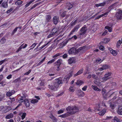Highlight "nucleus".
<instances>
[{
    "label": "nucleus",
    "mask_w": 122,
    "mask_h": 122,
    "mask_svg": "<svg viewBox=\"0 0 122 122\" xmlns=\"http://www.w3.org/2000/svg\"><path fill=\"white\" fill-rule=\"evenodd\" d=\"M66 109L68 112L64 114L61 115L59 117L63 118L66 117L70 116V115L74 114L79 111L78 107L76 106H69L66 108Z\"/></svg>",
    "instance_id": "nucleus-1"
},
{
    "label": "nucleus",
    "mask_w": 122,
    "mask_h": 122,
    "mask_svg": "<svg viewBox=\"0 0 122 122\" xmlns=\"http://www.w3.org/2000/svg\"><path fill=\"white\" fill-rule=\"evenodd\" d=\"M62 83V81L61 80H59L57 82L54 83H52L51 84L48 85V88L54 91H56L61 84Z\"/></svg>",
    "instance_id": "nucleus-2"
},
{
    "label": "nucleus",
    "mask_w": 122,
    "mask_h": 122,
    "mask_svg": "<svg viewBox=\"0 0 122 122\" xmlns=\"http://www.w3.org/2000/svg\"><path fill=\"white\" fill-rule=\"evenodd\" d=\"M87 28L86 27L85 25H84L81 29L80 31L78 36L80 38H81V36H83L85 34Z\"/></svg>",
    "instance_id": "nucleus-3"
},
{
    "label": "nucleus",
    "mask_w": 122,
    "mask_h": 122,
    "mask_svg": "<svg viewBox=\"0 0 122 122\" xmlns=\"http://www.w3.org/2000/svg\"><path fill=\"white\" fill-rule=\"evenodd\" d=\"M81 48V47L80 49L76 50L75 48L72 47L69 50L68 52L70 54L78 53L80 51Z\"/></svg>",
    "instance_id": "nucleus-4"
},
{
    "label": "nucleus",
    "mask_w": 122,
    "mask_h": 122,
    "mask_svg": "<svg viewBox=\"0 0 122 122\" xmlns=\"http://www.w3.org/2000/svg\"><path fill=\"white\" fill-rule=\"evenodd\" d=\"M58 31V29L57 28H55L53 29L47 37L49 38L53 36L55 34H57Z\"/></svg>",
    "instance_id": "nucleus-5"
},
{
    "label": "nucleus",
    "mask_w": 122,
    "mask_h": 122,
    "mask_svg": "<svg viewBox=\"0 0 122 122\" xmlns=\"http://www.w3.org/2000/svg\"><path fill=\"white\" fill-rule=\"evenodd\" d=\"M116 16L118 19H122V11L120 10L117 12L116 14Z\"/></svg>",
    "instance_id": "nucleus-6"
},
{
    "label": "nucleus",
    "mask_w": 122,
    "mask_h": 122,
    "mask_svg": "<svg viewBox=\"0 0 122 122\" xmlns=\"http://www.w3.org/2000/svg\"><path fill=\"white\" fill-rule=\"evenodd\" d=\"M73 72H72L69 73L68 75H66L65 77L64 80V81H66V82L67 83L71 77L72 76Z\"/></svg>",
    "instance_id": "nucleus-7"
},
{
    "label": "nucleus",
    "mask_w": 122,
    "mask_h": 122,
    "mask_svg": "<svg viewBox=\"0 0 122 122\" xmlns=\"http://www.w3.org/2000/svg\"><path fill=\"white\" fill-rule=\"evenodd\" d=\"M109 67V66L107 65H104L101 68H99L98 70L100 71H102L103 70L108 68Z\"/></svg>",
    "instance_id": "nucleus-8"
},
{
    "label": "nucleus",
    "mask_w": 122,
    "mask_h": 122,
    "mask_svg": "<svg viewBox=\"0 0 122 122\" xmlns=\"http://www.w3.org/2000/svg\"><path fill=\"white\" fill-rule=\"evenodd\" d=\"M59 17L58 16H54L53 19V23L55 24H56L58 22L59 20Z\"/></svg>",
    "instance_id": "nucleus-9"
},
{
    "label": "nucleus",
    "mask_w": 122,
    "mask_h": 122,
    "mask_svg": "<svg viewBox=\"0 0 122 122\" xmlns=\"http://www.w3.org/2000/svg\"><path fill=\"white\" fill-rule=\"evenodd\" d=\"M62 61L61 59H59L55 63L57 65V67L58 68L57 70L58 71L59 70V68L61 63L62 62Z\"/></svg>",
    "instance_id": "nucleus-10"
},
{
    "label": "nucleus",
    "mask_w": 122,
    "mask_h": 122,
    "mask_svg": "<svg viewBox=\"0 0 122 122\" xmlns=\"http://www.w3.org/2000/svg\"><path fill=\"white\" fill-rule=\"evenodd\" d=\"M75 62V58L74 57L70 58L68 60V63L70 64H72L73 63H74Z\"/></svg>",
    "instance_id": "nucleus-11"
},
{
    "label": "nucleus",
    "mask_w": 122,
    "mask_h": 122,
    "mask_svg": "<svg viewBox=\"0 0 122 122\" xmlns=\"http://www.w3.org/2000/svg\"><path fill=\"white\" fill-rule=\"evenodd\" d=\"M109 50H110V53L112 54V55L114 56H116L117 55V52L115 50H113L111 48H109Z\"/></svg>",
    "instance_id": "nucleus-12"
},
{
    "label": "nucleus",
    "mask_w": 122,
    "mask_h": 122,
    "mask_svg": "<svg viewBox=\"0 0 122 122\" xmlns=\"http://www.w3.org/2000/svg\"><path fill=\"white\" fill-rule=\"evenodd\" d=\"M108 12H106L104 13V14H103L101 15L98 16H97V17H96L95 18V20H97V19H98L100 18L102 16H105V15H107V14L108 13Z\"/></svg>",
    "instance_id": "nucleus-13"
},
{
    "label": "nucleus",
    "mask_w": 122,
    "mask_h": 122,
    "mask_svg": "<svg viewBox=\"0 0 122 122\" xmlns=\"http://www.w3.org/2000/svg\"><path fill=\"white\" fill-rule=\"evenodd\" d=\"M24 103L26 107H28L30 106L29 102L27 99H25L24 100Z\"/></svg>",
    "instance_id": "nucleus-14"
},
{
    "label": "nucleus",
    "mask_w": 122,
    "mask_h": 122,
    "mask_svg": "<svg viewBox=\"0 0 122 122\" xmlns=\"http://www.w3.org/2000/svg\"><path fill=\"white\" fill-rule=\"evenodd\" d=\"M51 18V16L50 15H47L46 17V22L48 23L50 21V20Z\"/></svg>",
    "instance_id": "nucleus-15"
},
{
    "label": "nucleus",
    "mask_w": 122,
    "mask_h": 122,
    "mask_svg": "<svg viewBox=\"0 0 122 122\" xmlns=\"http://www.w3.org/2000/svg\"><path fill=\"white\" fill-rule=\"evenodd\" d=\"M117 113L119 115H122V107H119L117 110Z\"/></svg>",
    "instance_id": "nucleus-16"
},
{
    "label": "nucleus",
    "mask_w": 122,
    "mask_h": 122,
    "mask_svg": "<svg viewBox=\"0 0 122 122\" xmlns=\"http://www.w3.org/2000/svg\"><path fill=\"white\" fill-rule=\"evenodd\" d=\"M121 121V120L118 119L117 117H115L112 122H120Z\"/></svg>",
    "instance_id": "nucleus-17"
},
{
    "label": "nucleus",
    "mask_w": 122,
    "mask_h": 122,
    "mask_svg": "<svg viewBox=\"0 0 122 122\" xmlns=\"http://www.w3.org/2000/svg\"><path fill=\"white\" fill-rule=\"evenodd\" d=\"M110 40V39L106 38L102 40V43H106L109 42Z\"/></svg>",
    "instance_id": "nucleus-18"
},
{
    "label": "nucleus",
    "mask_w": 122,
    "mask_h": 122,
    "mask_svg": "<svg viewBox=\"0 0 122 122\" xmlns=\"http://www.w3.org/2000/svg\"><path fill=\"white\" fill-rule=\"evenodd\" d=\"M67 6L66 8L68 10H70L73 6L70 3H68L67 4Z\"/></svg>",
    "instance_id": "nucleus-19"
},
{
    "label": "nucleus",
    "mask_w": 122,
    "mask_h": 122,
    "mask_svg": "<svg viewBox=\"0 0 122 122\" xmlns=\"http://www.w3.org/2000/svg\"><path fill=\"white\" fill-rule=\"evenodd\" d=\"M19 115L21 117L22 119L23 120L25 118L26 113H21L19 114Z\"/></svg>",
    "instance_id": "nucleus-20"
},
{
    "label": "nucleus",
    "mask_w": 122,
    "mask_h": 122,
    "mask_svg": "<svg viewBox=\"0 0 122 122\" xmlns=\"http://www.w3.org/2000/svg\"><path fill=\"white\" fill-rule=\"evenodd\" d=\"M92 87L95 90L99 91H101V89L98 88V87L96 86L92 85Z\"/></svg>",
    "instance_id": "nucleus-21"
},
{
    "label": "nucleus",
    "mask_w": 122,
    "mask_h": 122,
    "mask_svg": "<svg viewBox=\"0 0 122 122\" xmlns=\"http://www.w3.org/2000/svg\"><path fill=\"white\" fill-rule=\"evenodd\" d=\"M83 70L82 69L79 70L76 74L74 75V76H76L82 73L83 72Z\"/></svg>",
    "instance_id": "nucleus-22"
},
{
    "label": "nucleus",
    "mask_w": 122,
    "mask_h": 122,
    "mask_svg": "<svg viewBox=\"0 0 122 122\" xmlns=\"http://www.w3.org/2000/svg\"><path fill=\"white\" fill-rule=\"evenodd\" d=\"M13 116V114L12 113H11L6 116L5 118L7 119H9L12 118Z\"/></svg>",
    "instance_id": "nucleus-23"
},
{
    "label": "nucleus",
    "mask_w": 122,
    "mask_h": 122,
    "mask_svg": "<svg viewBox=\"0 0 122 122\" xmlns=\"http://www.w3.org/2000/svg\"><path fill=\"white\" fill-rule=\"evenodd\" d=\"M20 100H19L18 101L19 103H20V102H24V100L25 99V97L24 96H22L21 97L19 98Z\"/></svg>",
    "instance_id": "nucleus-24"
},
{
    "label": "nucleus",
    "mask_w": 122,
    "mask_h": 122,
    "mask_svg": "<svg viewBox=\"0 0 122 122\" xmlns=\"http://www.w3.org/2000/svg\"><path fill=\"white\" fill-rule=\"evenodd\" d=\"M80 28V26L79 25H77L72 30L74 32L77 31L78 30V29Z\"/></svg>",
    "instance_id": "nucleus-25"
},
{
    "label": "nucleus",
    "mask_w": 122,
    "mask_h": 122,
    "mask_svg": "<svg viewBox=\"0 0 122 122\" xmlns=\"http://www.w3.org/2000/svg\"><path fill=\"white\" fill-rule=\"evenodd\" d=\"M103 61L100 58H98L95 61V63H100Z\"/></svg>",
    "instance_id": "nucleus-26"
},
{
    "label": "nucleus",
    "mask_w": 122,
    "mask_h": 122,
    "mask_svg": "<svg viewBox=\"0 0 122 122\" xmlns=\"http://www.w3.org/2000/svg\"><path fill=\"white\" fill-rule=\"evenodd\" d=\"M2 6L4 8H6L7 7V3L6 2L4 1L2 4Z\"/></svg>",
    "instance_id": "nucleus-27"
},
{
    "label": "nucleus",
    "mask_w": 122,
    "mask_h": 122,
    "mask_svg": "<svg viewBox=\"0 0 122 122\" xmlns=\"http://www.w3.org/2000/svg\"><path fill=\"white\" fill-rule=\"evenodd\" d=\"M62 54L61 53H58L56 54L54 56H53V57L55 58V60L57 58H56L57 57L60 56L62 55Z\"/></svg>",
    "instance_id": "nucleus-28"
},
{
    "label": "nucleus",
    "mask_w": 122,
    "mask_h": 122,
    "mask_svg": "<svg viewBox=\"0 0 122 122\" xmlns=\"http://www.w3.org/2000/svg\"><path fill=\"white\" fill-rule=\"evenodd\" d=\"M122 42V41L120 40H119L117 41L116 46L117 48H118L119 47Z\"/></svg>",
    "instance_id": "nucleus-29"
},
{
    "label": "nucleus",
    "mask_w": 122,
    "mask_h": 122,
    "mask_svg": "<svg viewBox=\"0 0 122 122\" xmlns=\"http://www.w3.org/2000/svg\"><path fill=\"white\" fill-rule=\"evenodd\" d=\"M105 4V3H102L99 4H96V6L97 7H98L99 6H102L104 5Z\"/></svg>",
    "instance_id": "nucleus-30"
},
{
    "label": "nucleus",
    "mask_w": 122,
    "mask_h": 122,
    "mask_svg": "<svg viewBox=\"0 0 122 122\" xmlns=\"http://www.w3.org/2000/svg\"><path fill=\"white\" fill-rule=\"evenodd\" d=\"M110 77H107V76H106L105 75H104L103 77L102 78V79L104 81L106 80L109 79Z\"/></svg>",
    "instance_id": "nucleus-31"
},
{
    "label": "nucleus",
    "mask_w": 122,
    "mask_h": 122,
    "mask_svg": "<svg viewBox=\"0 0 122 122\" xmlns=\"http://www.w3.org/2000/svg\"><path fill=\"white\" fill-rule=\"evenodd\" d=\"M21 81V77H19L18 78L16 79L14 81H13V82L14 83H16L18 81Z\"/></svg>",
    "instance_id": "nucleus-32"
},
{
    "label": "nucleus",
    "mask_w": 122,
    "mask_h": 122,
    "mask_svg": "<svg viewBox=\"0 0 122 122\" xmlns=\"http://www.w3.org/2000/svg\"><path fill=\"white\" fill-rule=\"evenodd\" d=\"M24 43L23 44L19 47L18 49L16 51V52H18L22 48H23V46L24 45Z\"/></svg>",
    "instance_id": "nucleus-33"
},
{
    "label": "nucleus",
    "mask_w": 122,
    "mask_h": 122,
    "mask_svg": "<svg viewBox=\"0 0 122 122\" xmlns=\"http://www.w3.org/2000/svg\"><path fill=\"white\" fill-rule=\"evenodd\" d=\"M83 83V82L81 81H78L76 83V84L77 85H81Z\"/></svg>",
    "instance_id": "nucleus-34"
},
{
    "label": "nucleus",
    "mask_w": 122,
    "mask_h": 122,
    "mask_svg": "<svg viewBox=\"0 0 122 122\" xmlns=\"http://www.w3.org/2000/svg\"><path fill=\"white\" fill-rule=\"evenodd\" d=\"M105 28L106 29L108 30L109 32H111L112 31V29L111 27H109L108 26H105Z\"/></svg>",
    "instance_id": "nucleus-35"
},
{
    "label": "nucleus",
    "mask_w": 122,
    "mask_h": 122,
    "mask_svg": "<svg viewBox=\"0 0 122 122\" xmlns=\"http://www.w3.org/2000/svg\"><path fill=\"white\" fill-rule=\"evenodd\" d=\"M22 1L20 0H18L15 3V4L17 5H21L22 3Z\"/></svg>",
    "instance_id": "nucleus-36"
},
{
    "label": "nucleus",
    "mask_w": 122,
    "mask_h": 122,
    "mask_svg": "<svg viewBox=\"0 0 122 122\" xmlns=\"http://www.w3.org/2000/svg\"><path fill=\"white\" fill-rule=\"evenodd\" d=\"M78 92L81 94V96H84V92L81 90H79L78 91Z\"/></svg>",
    "instance_id": "nucleus-37"
},
{
    "label": "nucleus",
    "mask_w": 122,
    "mask_h": 122,
    "mask_svg": "<svg viewBox=\"0 0 122 122\" xmlns=\"http://www.w3.org/2000/svg\"><path fill=\"white\" fill-rule=\"evenodd\" d=\"M18 28L16 27L15 28L14 30L13 31L12 33V35H14L15 33L17 31Z\"/></svg>",
    "instance_id": "nucleus-38"
},
{
    "label": "nucleus",
    "mask_w": 122,
    "mask_h": 122,
    "mask_svg": "<svg viewBox=\"0 0 122 122\" xmlns=\"http://www.w3.org/2000/svg\"><path fill=\"white\" fill-rule=\"evenodd\" d=\"M50 117L52 120H53V121L54 122H57V119L56 118L53 116H51Z\"/></svg>",
    "instance_id": "nucleus-39"
},
{
    "label": "nucleus",
    "mask_w": 122,
    "mask_h": 122,
    "mask_svg": "<svg viewBox=\"0 0 122 122\" xmlns=\"http://www.w3.org/2000/svg\"><path fill=\"white\" fill-rule=\"evenodd\" d=\"M35 0H31L28 3H27V4L26 5H25V6L26 7H27L28 6H29L30 4L33 2Z\"/></svg>",
    "instance_id": "nucleus-40"
},
{
    "label": "nucleus",
    "mask_w": 122,
    "mask_h": 122,
    "mask_svg": "<svg viewBox=\"0 0 122 122\" xmlns=\"http://www.w3.org/2000/svg\"><path fill=\"white\" fill-rule=\"evenodd\" d=\"M67 41H66L64 42H62L61 43V46H62L63 47L67 43Z\"/></svg>",
    "instance_id": "nucleus-41"
},
{
    "label": "nucleus",
    "mask_w": 122,
    "mask_h": 122,
    "mask_svg": "<svg viewBox=\"0 0 122 122\" xmlns=\"http://www.w3.org/2000/svg\"><path fill=\"white\" fill-rule=\"evenodd\" d=\"M38 102V100L36 99H34L31 101V103H35Z\"/></svg>",
    "instance_id": "nucleus-42"
},
{
    "label": "nucleus",
    "mask_w": 122,
    "mask_h": 122,
    "mask_svg": "<svg viewBox=\"0 0 122 122\" xmlns=\"http://www.w3.org/2000/svg\"><path fill=\"white\" fill-rule=\"evenodd\" d=\"M5 39L4 38H2L0 41V42L2 44H4L5 42Z\"/></svg>",
    "instance_id": "nucleus-43"
},
{
    "label": "nucleus",
    "mask_w": 122,
    "mask_h": 122,
    "mask_svg": "<svg viewBox=\"0 0 122 122\" xmlns=\"http://www.w3.org/2000/svg\"><path fill=\"white\" fill-rule=\"evenodd\" d=\"M6 96H7L10 97L12 95L10 92H7L6 94Z\"/></svg>",
    "instance_id": "nucleus-44"
},
{
    "label": "nucleus",
    "mask_w": 122,
    "mask_h": 122,
    "mask_svg": "<svg viewBox=\"0 0 122 122\" xmlns=\"http://www.w3.org/2000/svg\"><path fill=\"white\" fill-rule=\"evenodd\" d=\"M111 100L109 101V103L110 104V106L112 108H113L115 106V105L114 104L112 105L111 102Z\"/></svg>",
    "instance_id": "nucleus-45"
},
{
    "label": "nucleus",
    "mask_w": 122,
    "mask_h": 122,
    "mask_svg": "<svg viewBox=\"0 0 122 122\" xmlns=\"http://www.w3.org/2000/svg\"><path fill=\"white\" fill-rule=\"evenodd\" d=\"M55 61V59H54L51 60L50 61L48 62H47V64H49V63H53V62L54 61Z\"/></svg>",
    "instance_id": "nucleus-46"
},
{
    "label": "nucleus",
    "mask_w": 122,
    "mask_h": 122,
    "mask_svg": "<svg viewBox=\"0 0 122 122\" xmlns=\"http://www.w3.org/2000/svg\"><path fill=\"white\" fill-rule=\"evenodd\" d=\"M92 76L93 78L94 79L96 80H97V77L94 74H92Z\"/></svg>",
    "instance_id": "nucleus-47"
},
{
    "label": "nucleus",
    "mask_w": 122,
    "mask_h": 122,
    "mask_svg": "<svg viewBox=\"0 0 122 122\" xmlns=\"http://www.w3.org/2000/svg\"><path fill=\"white\" fill-rule=\"evenodd\" d=\"M37 43H33L32 45L30 47H32V48H31L30 49V50L32 49V48H33L36 45H37Z\"/></svg>",
    "instance_id": "nucleus-48"
},
{
    "label": "nucleus",
    "mask_w": 122,
    "mask_h": 122,
    "mask_svg": "<svg viewBox=\"0 0 122 122\" xmlns=\"http://www.w3.org/2000/svg\"><path fill=\"white\" fill-rule=\"evenodd\" d=\"M106 91V90L104 89H103L102 90V93L103 95L105 94Z\"/></svg>",
    "instance_id": "nucleus-49"
},
{
    "label": "nucleus",
    "mask_w": 122,
    "mask_h": 122,
    "mask_svg": "<svg viewBox=\"0 0 122 122\" xmlns=\"http://www.w3.org/2000/svg\"><path fill=\"white\" fill-rule=\"evenodd\" d=\"M111 72H108L106 73L105 75L107 76V77H109V76H111Z\"/></svg>",
    "instance_id": "nucleus-50"
},
{
    "label": "nucleus",
    "mask_w": 122,
    "mask_h": 122,
    "mask_svg": "<svg viewBox=\"0 0 122 122\" xmlns=\"http://www.w3.org/2000/svg\"><path fill=\"white\" fill-rule=\"evenodd\" d=\"M4 97V96L3 95H0V101H2Z\"/></svg>",
    "instance_id": "nucleus-51"
},
{
    "label": "nucleus",
    "mask_w": 122,
    "mask_h": 122,
    "mask_svg": "<svg viewBox=\"0 0 122 122\" xmlns=\"http://www.w3.org/2000/svg\"><path fill=\"white\" fill-rule=\"evenodd\" d=\"M87 87V86H85L82 88V90L83 91H86V89Z\"/></svg>",
    "instance_id": "nucleus-52"
},
{
    "label": "nucleus",
    "mask_w": 122,
    "mask_h": 122,
    "mask_svg": "<svg viewBox=\"0 0 122 122\" xmlns=\"http://www.w3.org/2000/svg\"><path fill=\"white\" fill-rule=\"evenodd\" d=\"M6 61V59H4L3 60L0 61V65H1L3 63L5 62Z\"/></svg>",
    "instance_id": "nucleus-53"
},
{
    "label": "nucleus",
    "mask_w": 122,
    "mask_h": 122,
    "mask_svg": "<svg viewBox=\"0 0 122 122\" xmlns=\"http://www.w3.org/2000/svg\"><path fill=\"white\" fill-rule=\"evenodd\" d=\"M31 70H29L28 72L25 73L24 74V75H28L31 72Z\"/></svg>",
    "instance_id": "nucleus-54"
},
{
    "label": "nucleus",
    "mask_w": 122,
    "mask_h": 122,
    "mask_svg": "<svg viewBox=\"0 0 122 122\" xmlns=\"http://www.w3.org/2000/svg\"><path fill=\"white\" fill-rule=\"evenodd\" d=\"M64 112L63 111L61 110H59V111H58V114H60V113H63Z\"/></svg>",
    "instance_id": "nucleus-55"
},
{
    "label": "nucleus",
    "mask_w": 122,
    "mask_h": 122,
    "mask_svg": "<svg viewBox=\"0 0 122 122\" xmlns=\"http://www.w3.org/2000/svg\"><path fill=\"white\" fill-rule=\"evenodd\" d=\"M51 42V41H49L46 44H45V45H46V46H48L50 44Z\"/></svg>",
    "instance_id": "nucleus-56"
},
{
    "label": "nucleus",
    "mask_w": 122,
    "mask_h": 122,
    "mask_svg": "<svg viewBox=\"0 0 122 122\" xmlns=\"http://www.w3.org/2000/svg\"><path fill=\"white\" fill-rule=\"evenodd\" d=\"M12 76L11 75H10L6 77V78L7 79H9L11 78Z\"/></svg>",
    "instance_id": "nucleus-57"
},
{
    "label": "nucleus",
    "mask_w": 122,
    "mask_h": 122,
    "mask_svg": "<svg viewBox=\"0 0 122 122\" xmlns=\"http://www.w3.org/2000/svg\"><path fill=\"white\" fill-rule=\"evenodd\" d=\"M106 111V110L105 109H103L102 111V112L103 113V114H104L105 113Z\"/></svg>",
    "instance_id": "nucleus-58"
},
{
    "label": "nucleus",
    "mask_w": 122,
    "mask_h": 122,
    "mask_svg": "<svg viewBox=\"0 0 122 122\" xmlns=\"http://www.w3.org/2000/svg\"><path fill=\"white\" fill-rule=\"evenodd\" d=\"M67 57V55L65 54L63 56V57L64 58H66Z\"/></svg>",
    "instance_id": "nucleus-59"
},
{
    "label": "nucleus",
    "mask_w": 122,
    "mask_h": 122,
    "mask_svg": "<svg viewBox=\"0 0 122 122\" xmlns=\"http://www.w3.org/2000/svg\"><path fill=\"white\" fill-rule=\"evenodd\" d=\"M107 30H105L104 32L102 34V35H103V36L105 35H106V34L107 33Z\"/></svg>",
    "instance_id": "nucleus-60"
},
{
    "label": "nucleus",
    "mask_w": 122,
    "mask_h": 122,
    "mask_svg": "<svg viewBox=\"0 0 122 122\" xmlns=\"http://www.w3.org/2000/svg\"><path fill=\"white\" fill-rule=\"evenodd\" d=\"M104 48L103 46H100L99 47V49L100 50H103V49Z\"/></svg>",
    "instance_id": "nucleus-61"
},
{
    "label": "nucleus",
    "mask_w": 122,
    "mask_h": 122,
    "mask_svg": "<svg viewBox=\"0 0 122 122\" xmlns=\"http://www.w3.org/2000/svg\"><path fill=\"white\" fill-rule=\"evenodd\" d=\"M66 14V12H64L61 15V16L62 17H64Z\"/></svg>",
    "instance_id": "nucleus-62"
},
{
    "label": "nucleus",
    "mask_w": 122,
    "mask_h": 122,
    "mask_svg": "<svg viewBox=\"0 0 122 122\" xmlns=\"http://www.w3.org/2000/svg\"><path fill=\"white\" fill-rule=\"evenodd\" d=\"M13 9L10 8L9 10H8L7 11V13H9L11 11L13 10Z\"/></svg>",
    "instance_id": "nucleus-63"
},
{
    "label": "nucleus",
    "mask_w": 122,
    "mask_h": 122,
    "mask_svg": "<svg viewBox=\"0 0 122 122\" xmlns=\"http://www.w3.org/2000/svg\"><path fill=\"white\" fill-rule=\"evenodd\" d=\"M72 38H74L75 40H76L77 38V37L76 35H74L72 37Z\"/></svg>",
    "instance_id": "nucleus-64"
}]
</instances>
